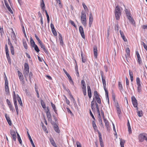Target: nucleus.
<instances>
[{"mask_svg": "<svg viewBox=\"0 0 147 147\" xmlns=\"http://www.w3.org/2000/svg\"><path fill=\"white\" fill-rule=\"evenodd\" d=\"M86 16V13L83 11L81 12V20L82 24L86 26L87 24Z\"/></svg>", "mask_w": 147, "mask_h": 147, "instance_id": "1", "label": "nucleus"}, {"mask_svg": "<svg viewBox=\"0 0 147 147\" xmlns=\"http://www.w3.org/2000/svg\"><path fill=\"white\" fill-rule=\"evenodd\" d=\"M115 14L116 19L119 20L121 15V13L120 7L118 5L116 6L115 8Z\"/></svg>", "mask_w": 147, "mask_h": 147, "instance_id": "2", "label": "nucleus"}, {"mask_svg": "<svg viewBox=\"0 0 147 147\" xmlns=\"http://www.w3.org/2000/svg\"><path fill=\"white\" fill-rule=\"evenodd\" d=\"M29 68L28 63H25L24 64V70L23 73L26 81H27V77L29 73Z\"/></svg>", "mask_w": 147, "mask_h": 147, "instance_id": "3", "label": "nucleus"}, {"mask_svg": "<svg viewBox=\"0 0 147 147\" xmlns=\"http://www.w3.org/2000/svg\"><path fill=\"white\" fill-rule=\"evenodd\" d=\"M138 138L140 142H142L144 140L147 142V134L144 133H141L138 135Z\"/></svg>", "mask_w": 147, "mask_h": 147, "instance_id": "4", "label": "nucleus"}, {"mask_svg": "<svg viewBox=\"0 0 147 147\" xmlns=\"http://www.w3.org/2000/svg\"><path fill=\"white\" fill-rule=\"evenodd\" d=\"M94 95L95 98L97 102L99 104L101 103L100 96L99 95L97 92L96 91H95L94 92Z\"/></svg>", "mask_w": 147, "mask_h": 147, "instance_id": "5", "label": "nucleus"}, {"mask_svg": "<svg viewBox=\"0 0 147 147\" xmlns=\"http://www.w3.org/2000/svg\"><path fill=\"white\" fill-rule=\"evenodd\" d=\"M5 91L6 92V94H9V87L8 86V82L7 80V78L6 76L5 79Z\"/></svg>", "mask_w": 147, "mask_h": 147, "instance_id": "6", "label": "nucleus"}, {"mask_svg": "<svg viewBox=\"0 0 147 147\" xmlns=\"http://www.w3.org/2000/svg\"><path fill=\"white\" fill-rule=\"evenodd\" d=\"M131 98L132 102V104L134 107L138 109V103L137 102V100L135 96H133L131 97Z\"/></svg>", "mask_w": 147, "mask_h": 147, "instance_id": "7", "label": "nucleus"}, {"mask_svg": "<svg viewBox=\"0 0 147 147\" xmlns=\"http://www.w3.org/2000/svg\"><path fill=\"white\" fill-rule=\"evenodd\" d=\"M10 134L11 135L12 140L14 141L16 140V134L15 131L13 130H10Z\"/></svg>", "mask_w": 147, "mask_h": 147, "instance_id": "8", "label": "nucleus"}, {"mask_svg": "<svg viewBox=\"0 0 147 147\" xmlns=\"http://www.w3.org/2000/svg\"><path fill=\"white\" fill-rule=\"evenodd\" d=\"M6 102L8 106V107L9 108L10 110L12 111V112H13L14 111V110L13 107L12 105L8 99H7L6 100Z\"/></svg>", "mask_w": 147, "mask_h": 147, "instance_id": "9", "label": "nucleus"}, {"mask_svg": "<svg viewBox=\"0 0 147 147\" xmlns=\"http://www.w3.org/2000/svg\"><path fill=\"white\" fill-rule=\"evenodd\" d=\"M47 110L46 112V114L47 116V117L48 119V120L49 121H52L51 116V114L49 112V107H47Z\"/></svg>", "mask_w": 147, "mask_h": 147, "instance_id": "10", "label": "nucleus"}, {"mask_svg": "<svg viewBox=\"0 0 147 147\" xmlns=\"http://www.w3.org/2000/svg\"><path fill=\"white\" fill-rule=\"evenodd\" d=\"M79 30L82 38L84 39H85V36L84 35L83 28L81 26H79Z\"/></svg>", "mask_w": 147, "mask_h": 147, "instance_id": "11", "label": "nucleus"}, {"mask_svg": "<svg viewBox=\"0 0 147 147\" xmlns=\"http://www.w3.org/2000/svg\"><path fill=\"white\" fill-rule=\"evenodd\" d=\"M93 21V18L92 14L90 13L89 17V27H91Z\"/></svg>", "mask_w": 147, "mask_h": 147, "instance_id": "12", "label": "nucleus"}, {"mask_svg": "<svg viewBox=\"0 0 147 147\" xmlns=\"http://www.w3.org/2000/svg\"><path fill=\"white\" fill-rule=\"evenodd\" d=\"M8 45L10 46V49L11 54L12 55H14V48L11 42H8Z\"/></svg>", "mask_w": 147, "mask_h": 147, "instance_id": "13", "label": "nucleus"}, {"mask_svg": "<svg viewBox=\"0 0 147 147\" xmlns=\"http://www.w3.org/2000/svg\"><path fill=\"white\" fill-rule=\"evenodd\" d=\"M39 44L40 46V47L43 49V51L46 53H47L48 51L47 49L45 47L44 45L42 42L39 43Z\"/></svg>", "mask_w": 147, "mask_h": 147, "instance_id": "14", "label": "nucleus"}, {"mask_svg": "<svg viewBox=\"0 0 147 147\" xmlns=\"http://www.w3.org/2000/svg\"><path fill=\"white\" fill-rule=\"evenodd\" d=\"M96 103V102H94V99H93V100H92L91 102V107L92 109V110L93 112H94L95 111V103Z\"/></svg>", "mask_w": 147, "mask_h": 147, "instance_id": "15", "label": "nucleus"}, {"mask_svg": "<svg viewBox=\"0 0 147 147\" xmlns=\"http://www.w3.org/2000/svg\"><path fill=\"white\" fill-rule=\"evenodd\" d=\"M98 137L101 147H104V143L103 142L101 134L98 135Z\"/></svg>", "mask_w": 147, "mask_h": 147, "instance_id": "16", "label": "nucleus"}, {"mask_svg": "<svg viewBox=\"0 0 147 147\" xmlns=\"http://www.w3.org/2000/svg\"><path fill=\"white\" fill-rule=\"evenodd\" d=\"M13 102H14L15 101H17V100H18V98H20L18 94H15V91H13Z\"/></svg>", "mask_w": 147, "mask_h": 147, "instance_id": "17", "label": "nucleus"}, {"mask_svg": "<svg viewBox=\"0 0 147 147\" xmlns=\"http://www.w3.org/2000/svg\"><path fill=\"white\" fill-rule=\"evenodd\" d=\"M128 19L130 21L133 25H135V22L133 18L131 16V14H128V16H127Z\"/></svg>", "mask_w": 147, "mask_h": 147, "instance_id": "18", "label": "nucleus"}, {"mask_svg": "<svg viewBox=\"0 0 147 147\" xmlns=\"http://www.w3.org/2000/svg\"><path fill=\"white\" fill-rule=\"evenodd\" d=\"M93 51L95 58L96 59L97 57V48L96 46H95L93 48Z\"/></svg>", "mask_w": 147, "mask_h": 147, "instance_id": "19", "label": "nucleus"}, {"mask_svg": "<svg viewBox=\"0 0 147 147\" xmlns=\"http://www.w3.org/2000/svg\"><path fill=\"white\" fill-rule=\"evenodd\" d=\"M18 76L20 80V81H22L24 80V78L22 73L19 71H18Z\"/></svg>", "mask_w": 147, "mask_h": 147, "instance_id": "20", "label": "nucleus"}, {"mask_svg": "<svg viewBox=\"0 0 147 147\" xmlns=\"http://www.w3.org/2000/svg\"><path fill=\"white\" fill-rule=\"evenodd\" d=\"M136 53L138 58V61L139 64L141 62V58L138 51H136Z\"/></svg>", "mask_w": 147, "mask_h": 147, "instance_id": "21", "label": "nucleus"}, {"mask_svg": "<svg viewBox=\"0 0 147 147\" xmlns=\"http://www.w3.org/2000/svg\"><path fill=\"white\" fill-rule=\"evenodd\" d=\"M92 126L95 132H97L98 135L101 134V133L100 132V131L98 130L97 126L96 124L92 125Z\"/></svg>", "mask_w": 147, "mask_h": 147, "instance_id": "22", "label": "nucleus"}, {"mask_svg": "<svg viewBox=\"0 0 147 147\" xmlns=\"http://www.w3.org/2000/svg\"><path fill=\"white\" fill-rule=\"evenodd\" d=\"M27 134L28 138H29V139L30 140V141L33 147H35V146L33 143V142L31 138V137L30 135V134H29V133L28 131H27Z\"/></svg>", "mask_w": 147, "mask_h": 147, "instance_id": "23", "label": "nucleus"}, {"mask_svg": "<svg viewBox=\"0 0 147 147\" xmlns=\"http://www.w3.org/2000/svg\"><path fill=\"white\" fill-rule=\"evenodd\" d=\"M51 104L54 112L56 114H57V110L55 105L52 102H51Z\"/></svg>", "mask_w": 147, "mask_h": 147, "instance_id": "24", "label": "nucleus"}, {"mask_svg": "<svg viewBox=\"0 0 147 147\" xmlns=\"http://www.w3.org/2000/svg\"><path fill=\"white\" fill-rule=\"evenodd\" d=\"M12 31L11 32V38L13 40H15L16 39V37L15 34V33L13 30V29H12Z\"/></svg>", "mask_w": 147, "mask_h": 147, "instance_id": "25", "label": "nucleus"}, {"mask_svg": "<svg viewBox=\"0 0 147 147\" xmlns=\"http://www.w3.org/2000/svg\"><path fill=\"white\" fill-rule=\"evenodd\" d=\"M14 105H15V109L16 111L17 114V115H18V105L17 104V102L16 101H14Z\"/></svg>", "mask_w": 147, "mask_h": 147, "instance_id": "26", "label": "nucleus"}, {"mask_svg": "<svg viewBox=\"0 0 147 147\" xmlns=\"http://www.w3.org/2000/svg\"><path fill=\"white\" fill-rule=\"evenodd\" d=\"M104 90L105 92V96L107 99L108 101H109V96H108V91L106 88V87L104 88Z\"/></svg>", "mask_w": 147, "mask_h": 147, "instance_id": "27", "label": "nucleus"}, {"mask_svg": "<svg viewBox=\"0 0 147 147\" xmlns=\"http://www.w3.org/2000/svg\"><path fill=\"white\" fill-rule=\"evenodd\" d=\"M104 121L105 123V126L108 129L109 128V123L108 121L106 119L103 120Z\"/></svg>", "mask_w": 147, "mask_h": 147, "instance_id": "28", "label": "nucleus"}, {"mask_svg": "<svg viewBox=\"0 0 147 147\" xmlns=\"http://www.w3.org/2000/svg\"><path fill=\"white\" fill-rule=\"evenodd\" d=\"M81 83L82 89L86 88V83L84 80H82Z\"/></svg>", "mask_w": 147, "mask_h": 147, "instance_id": "29", "label": "nucleus"}, {"mask_svg": "<svg viewBox=\"0 0 147 147\" xmlns=\"http://www.w3.org/2000/svg\"><path fill=\"white\" fill-rule=\"evenodd\" d=\"M50 141L53 146L55 147H57V146L55 143L53 138H51L50 139Z\"/></svg>", "mask_w": 147, "mask_h": 147, "instance_id": "30", "label": "nucleus"}, {"mask_svg": "<svg viewBox=\"0 0 147 147\" xmlns=\"http://www.w3.org/2000/svg\"><path fill=\"white\" fill-rule=\"evenodd\" d=\"M104 88L106 87V82L105 78L103 77L102 75L101 76Z\"/></svg>", "mask_w": 147, "mask_h": 147, "instance_id": "31", "label": "nucleus"}, {"mask_svg": "<svg viewBox=\"0 0 147 147\" xmlns=\"http://www.w3.org/2000/svg\"><path fill=\"white\" fill-rule=\"evenodd\" d=\"M23 43L24 48L26 49H27L28 48V46L26 42L25 39H23Z\"/></svg>", "mask_w": 147, "mask_h": 147, "instance_id": "32", "label": "nucleus"}, {"mask_svg": "<svg viewBox=\"0 0 147 147\" xmlns=\"http://www.w3.org/2000/svg\"><path fill=\"white\" fill-rule=\"evenodd\" d=\"M127 126L128 127V131L129 132L130 134L132 133L131 129L128 120V122L127 123Z\"/></svg>", "mask_w": 147, "mask_h": 147, "instance_id": "33", "label": "nucleus"}, {"mask_svg": "<svg viewBox=\"0 0 147 147\" xmlns=\"http://www.w3.org/2000/svg\"><path fill=\"white\" fill-rule=\"evenodd\" d=\"M6 55L7 58V59L9 63H11V58L9 56V55L8 52L5 53Z\"/></svg>", "mask_w": 147, "mask_h": 147, "instance_id": "34", "label": "nucleus"}, {"mask_svg": "<svg viewBox=\"0 0 147 147\" xmlns=\"http://www.w3.org/2000/svg\"><path fill=\"white\" fill-rule=\"evenodd\" d=\"M59 40L60 42V44L61 45H63V38L62 36L61 35V34H59Z\"/></svg>", "mask_w": 147, "mask_h": 147, "instance_id": "35", "label": "nucleus"}, {"mask_svg": "<svg viewBox=\"0 0 147 147\" xmlns=\"http://www.w3.org/2000/svg\"><path fill=\"white\" fill-rule=\"evenodd\" d=\"M54 130L58 133H59L60 132L59 128L57 125H55L54 126Z\"/></svg>", "mask_w": 147, "mask_h": 147, "instance_id": "36", "label": "nucleus"}, {"mask_svg": "<svg viewBox=\"0 0 147 147\" xmlns=\"http://www.w3.org/2000/svg\"><path fill=\"white\" fill-rule=\"evenodd\" d=\"M129 73L131 81V82H133L134 80L133 72L129 70Z\"/></svg>", "mask_w": 147, "mask_h": 147, "instance_id": "37", "label": "nucleus"}, {"mask_svg": "<svg viewBox=\"0 0 147 147\" xmlns=\"http://www.w3.org/2000/svg\"><path fill=\"white\" fill-rule=\"evenodd\" d=\"M136 81L137 86L141 85L140 80L139 77L136 78Z\"/></svg>", "mask_w": 147, "mask_h": 147, "instance_id": "38", "label": "nucleus"}, {"mask_svg": "<svg viewBox=\"0 0 147 147\" xmlns=\"http://www.w3.org/2000/svg\"><path fill=\"white\" fill-rule=\"evenodd\" d=\"M116 109L117 114L119 115L121 113V111L120 109L119 108V106L118 103L117 105L116 106Z\"/></svg>", "mask_w": 147, "mask_h": 147, "instance_id": "39", "label": "nucleus"}, {"mask_svg": "<svg viewBox=\"0 0 147 147\" xmlns=\"http://www.w3.org/2000/svg\"><path fill=\"white\" fill-rule=\"evenodd\" d=\"M16 133H17V134L18 140L19 142L21 144V145H22V140L21 139L19 135V134L18 133V132H16Z\"/></svg>", "mask_w": 147, "mask_h": 147, "instance_id": "40", "label": "nucleus"}, {"mask_svg": "<svg viewBox=\"0 0 147 147\" xmlns=\"http://www.w3.org/2000/svg\"><path fill=\"white\" fill-rule=\"evenodd\" d=\"M32 47L34 48L35 50L37 53H38L40 51V50L39 49L38 47L36 45L34 46H32Z\"/></svg>", "mask_w": 147, "mask_h": 147, "instance_id": "41", "label": "nucleus"}, {"mask_svg": "<svg viewBox=\"0 0 147 147\" xmlns=\"http://www.w3.org/2000/svg\"><path fill=\"white\" fill-rule=\"evenodd\" d=\"M40 7L41 8L45 7V5L43 0H41L40 1Z\"/></svg>", "mask_w": 147, "mask_h": 147, "instance_id": "42", "label": "nucleus"}, {"mask_svg": "<svg viewBox=\"0 0 147 147\" xmlns=\"http://www.w3.org/2000/svg\"><path fill=\"white\" fill-rule=\"evenodd\" d=\"M125 143V141L124 140H121L120 142V145L121 147H124V144Z\"/></svg>", "mask_w": 147, "mask_h": 147, "instance_id": "43", "label": "nucleus"}, {"mask_svg": "<svg viewBox=\"0 0 147 147\" xmlns=\"http://www.w3.org/2000/svg\"><path fill=\"white\" fill-rule=\"evenodd\" d=\"M41 104L43 109H45L46 108V105L45 102L42 100L40 102Z\"/></svg>", "mask_w": 147, "mask_h": 147, "instance_id": "44", "label": "nucleus"}, {"mask_svg": "<svg viewBox=\"0 0 147 147\" xmlns=\"http://www.w3.org/2000/svg\"><path fill=\"white\" fill-rule=\"evenodd\" d=\"M67 76L68 77V78L69 79L70 82V83H71L72 84H74V82H73L72 80V79L71 77L70 76V75L69 74L68 75H67Z\"/></svg>", "mask_w": 147, "mask_h": 147, "instance_id": "45", "label": "nucleus"}, {"mask_svg": "<svg viewBox=\"0 0 147 147\" xmlns=\"http://www.w3.org/2000/svg\"><path fill=\"white\" fill-rule=\"evenodd\" d=\"M95 105L98 114H100L98 105L97 103H95Z\"/></svg>", "mask_w": 147, "mask_h": 147, "instance_id": "46", "label": "nucleus"}, {"mask_svg": "<svg viewBox=\"0 0 147 147\" xmlns=\"http://www.w3.org/2000/svg\"><path fill=\"white\" fill-rule=\"evenodd\" d=\"M33 77V74L32 72H30L29 73V80L30 82H31V79Z\"/></svg>", "mask_w": 147, "mask_h": 147, "instance_id": "47", "label": "nucleus"}, {"mask_svg": "<svg viewBox=\"0 0 147 147\" xmlns=\"http://www.w3.org/2000/svg\"><path fill=\"white\" fill-rule=\"evenodd\" d=\"M138 115L139 117H141L143 115V112L142 111H139L138 112Z\"/></svg>", "mask_w": 147, "mask_h": 147, "instance_id": "48", "label": "nucleus"}, {"mask_svg": "<svg viewBox=\"0 0 147 147\" xmlns=\"http://www.w3.org/2000/svg\"><path fill=\"white\" fill-rule=\"evenodd\" d=\"M141 88H142L141 85L138 86L137 90H138V91L139 93H140L141 92Z\"/></svg>", "mask_w": 147, "mask_h": 147, "instance_id": "49", "label": "nucleus"}, {"mask_svg": "<svg viewBox=\"0 0 147 147\" xmlns=\"http://www.w3.org/2000/svg\"><path fill=\"white\" fill-rule=\"evenodd\" d=\"M30 42L31 44L32 45V46H34L36 44H35L34 41L33 40L32 38V37H31L30 38Z\"/></svg>", "mask_w": 147, "mask_h": 147, "instance_id": "50", "label": "nucleus"}, {"mask_svg": "<svg viewBox=\"0 0 147 147\" xmlns=\"http://www.w3.org/2000/svg\"><path fill=\"white\" fill-rule=\"evenodd\" d=\"M118 86L119 90H121L123 89L122 85L120 82H119Z\"/></svg>", "mask_w": 147, "mask_h": 147, "instance_id": "51", "label": "nucleus"}, {"mask_svg": "<svg viewBox=\"0 0 147 147\" xmlns=\"http://www.w3.org/2000/svg\"><path fill=\"white\" fill-rule=\"evenodd\" d=\"M83 94L85 96L86 95V88L82 89Z\"/></svg>", "mask_w": 147, "mask_h": 147, "instance_id": "52", "label": "nucleus"}, {"mask_svg": "<svg viewBox=\"0 0 147 147\" xmlns=\"http://www.w3.org/2000/svg\"><path fill=\"white\" fill-rule=\"evenodd\" d=\"M126 52L127 55H129L130 54V51L129 48L127 47L126 49Z\"/></svg>", "mask_w": 147, "mask_h": 147, "instance_id": "53", "label": "nucleus"}, {"mask_svg": "<svg viewBox=\"0 0 147 147\" xmlns=\"http://www.w3.org/2000/svg\"><path fill=\"white\" fill-rule=\"evenodd\" d=\"M18 100L19 103V104L22 107L23 106V104L21 98H19Z\"/></svg>", "mask_w": 147, "mask_h": 147, "instance_id": "54", "label": "nucleus"}, {"mask_svg": "<svg viewBox=\"0 0 147 147\" xmlns=\"http://www.w3.org/2000/svg\"><path fill=\"white\" fill-rule=\"evenodd\" d=\"M69 22L71 24L74 26L75 27H76V25L75 23L74 22V21H72L71 20H70Z\"/></svg>", "mask_w": 147, "mask_h": 147, "instance_id": "55", "label": "nucleus"}, {"mask_svg": "<svg viewBox=\"0 0 147 147\" xmlns=\"http://www.w3.org/2000/svg\"><path fill=\"white\" fill-rule=\"evenodd\" d=\"M51 31L54 35L55 36H56L57 35V33L55 29H52L51 30Z\"/></svg>", "mask_w": 147, "mask_h": 147, "instance_id": "56", "label": "nucleus"}, {"mask_svg": "<svg viewBox=\"0 0 147 147\" xmlns=\"http://www.w3.org/2000/svg\"><path fill=\"white\" fill-rule=\"evenodd\" d=\"M36 38V39L38 40L39 43H40V42H42L40 40V39L36 35V34H34Z\"/></svg>", "mask_w": 147, "mask_h": 147, "instance_id": "57", "label": "nucleus"}, {"mask_svg": "<svg viewBox=\"0 0 147 147\" xmlns=\"http://www.w3.org/2000/svg\"><path fill=\"white\" fill-rule=\"evenodd\" d=\"M125 80L126 86L127 87H128V86H129V80L128 78L127 77L125 78Z\"/></svg>", "mask_w": 147, "mask_h": 147, "instance_id": "58", "label": "nucleus"}, {"mask_svg": "<svg viewBox=\"0 0 147 147\" xmlns=\"http://www.w3.org/2000/svg\"><path fill=\"white\" fill-rule=\"evenodd\" d=\"M57 2V3H58L59 5V6L61 8L62 7V5L61 3V1L60 0H56Z\"/></svg>", "mask_w": 147, "mask_h": 147, "instance_id": "59", "label": "nucleus"}, {"mask_svg": "<svg viewBox=\"0 0 147 147\" xmlns=\"http://www.w3.org/2000/svg\"><path fill=\"white\" fill-rule=\"evenodd\" d=\"M82 60L83 63H85L86 61V57L84 56L82 57Z\"/></svg>", "mask_w": 147, "mask_h": 147, "instance_id": "60", "label": "nucleus"}, {"mask_svg": "<svg viewBox=\"0 0 147 147\" xmlns=\"http://www.w3.org/2000/svg\"><path fill=\"white\" fill-rule=\"evenodd\" d=\"M8 10L12 14L13 13V11L12 9H11L10 7L9 6V7H7Z\"/></svg>", "mask_w": 147, "mask_h": 147, "instance_id": "61", "label": "nucleus"}, {"mask_svg": "<svg viewBox=\"0 0 147 147\" xmlns=\"http://www.w3.org/2000/svg\"><path fill=\"white\" fill-rule=\"evenodd\" d=\"M8 10L12 14L13 13V11L12 9H11L10 7L9 6V7H7Z\"/></svg>", "mask_w": 147, "mask_h": 147, "instance_id": "62", "label": "nucleus"}, {"mask_svg": "<svg viewBox=\"0 0 147 147\" xmlns=\"http://www.w3.org/2000/svg\"><path fill=\"white\" fill-rule=\"evenodd\" d=\"M42 127H43V130L45 131L47 133H48V131L47 128L46 127V126H45L44 125Z\"/></svg>", "mask_w": 147, "mask_h": 147, "instance_id": "63", "label": "nucleus"}, {"mask_svg": "<svg viewBox=\"0 0 147 147\" xmlns=\"http://www.w3.org/2000/svg\"><path fill=\"white\" fill-rule=\"evenodd\" d=\"M76 144L77 147H82L81 144L78 141H77L76 142Z\"/></svg>", "mask_w": 147, "mask_h": 147, "instance_id": "64", "label": "nucleus"}]
</instances>
